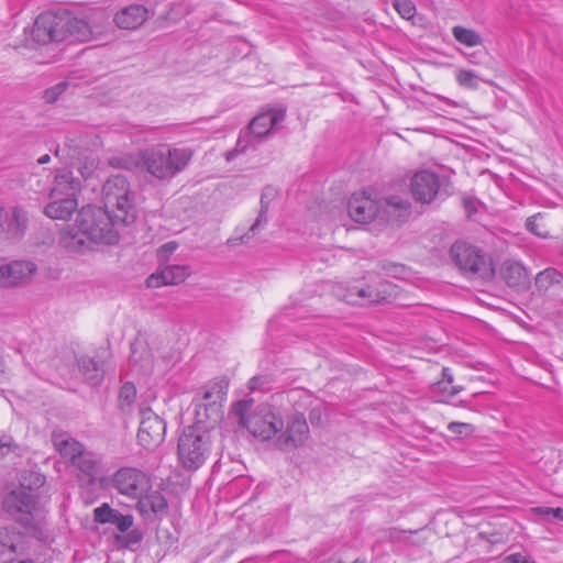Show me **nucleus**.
I'll return each instance as SVG.
<instances>
[{
    "mask_svg": "<svg viewBox=\"0 0 563 563\" xmlns=\"http://www.w3.org/2000/svg\"><path fill=\"white\" fill-rule=\"evenodd\" d=\"M93 518L95 521L99 523H111L115 526L121 533L129 531L134 523L132 515H124L121 511L111 508L106 503L93 510Z\"/></svg>",
    "mask_w": 563,
    "mask_h": 563,
    "instance_id": "6ab92c4d",
    "label": "nucleus"
},
{
    "mask_svg": "<svg viewBox=\"0 0 563 563\" xmlns=\"http://www.w3.org/2000/svg\"><path fill=\"white\" fill-rule=\"evenodd\" d=\"M150 18V11L142 4H131L119 10L113 22L123 30H135Z\"/></svg>",
    "mask_w": 563,
    "mask_h": 563,
    "instance_id": "f3484780",
    "label": "nucleus"
},
{
    "mask_svg": "<svg viewBox=\"0 0 563 563\" xmlns=\"http://www.w3.org/2000/svg\"><path fill=\"white\" fill-rule=\"evenodd\" d=\"M68 155L70 156V158H75L74 154L68 153Z\"/></svg>",
    "mask_w": 563,
    "mask_h": 563,
    "instance_id": "69168bd1",
    "label": "nucleus"
},
{
    "mask_svg": "<svg viewBox=\"0 0 563 563\" xmlns=\"http://www.w3.org/2000/svg\"><path fill=\"white\" fill-rule=\"evenodd\" d=\"M276 191L273 187H265L261 195V209L255 222L251 225L249 232L239 239H230L228 242L231 245L239 243H246L251 235H255L264 224L267 223V212L269 209L271 201L275 198Z\"/></svg>",
    "mask_w": 563,
    "mask_h": 563,
    "instance_id": "412c9836",
    "label": "nucleus"
},
{
    "mask_svg": "<svg viewBox=\"0 0 563 563\" xmlns=\"http://www.w3.org/2000/svg\"><path fill=\"white\" fill-rule=\"evenodd\" d=\"M103 210L118 223L131 224L136 219L135 194L122 175H113L102 186Z\"/></svg>",
    "mask_w": 563,
    "mask_h": 563,
    "instance_id": "0eeeda50",
    "label": "nucleus"
},
{
    "mask_svg": "<svg viewBox=\"0 0 563 563\" xmlns=\"http://www.w3.org/2000/svg\"><path fill=\"white\" fill-rule=\"evenodd\" d=\"M29 223L27 212L21 206L5 210L2 234L9 240H20L24 236Z\"/></svg>",
    "mask_w": 563,
    "mask_h": 563,
    "instance_id": "dca6fc26",
    "label": "nucleus"
},
{
    "mask_svg": "<svg viewBox=\"0 0 563 563\" xmlns=\"http://www.w3.org/2000/svg\"><path fill=\"white\" fill-rule=\"evenodd\" d=\"M104 12H95L79 18L68 11L43 12L33 25L32 38L46 45L52 42H89L100 36L107 27Z\"/></svg>",
    "mask_w": 563,
    "mask_h": 563,
    "instance_id": "f257e3e1",
    "label": "nucleus"
},
{
    "mask_svg": "<svg viewBox=\"0 0 563 563\" xmlns=\"http://www.w3.org/2000/svg\"><path fill=\"white\" fill-rule=\"evenodd\" d=\"M231 413L241 427L256 438L267 441L277 437L284 428L280 412L268 404H255L253 399H242L232 405Z\"/></svg>",
    "mask_w": 563,
    "mask_h": 563,
    "instance_id": "7ed1b4c3",
    "label": "nucleus"
},
{
    "mask_svg": "<svg viewBox=\"0 0 563 563\" xmlns=\"http://www.w3.org/2000/svg\"><path fill=\"white\" fill-rule=\"evenodd\" d=\"M74 165L84 179H89L93 176L99 161L92 152H84L79 153Z\"/></svg>",
    "mask_w": 563,
    "mask_h": 563,
    "instance_id": "c756f323",
    "label": "nucleus"
},
{
    "mask_svg": "<svg viewBox=\"0 0 563 563\" xmlns=\"http://www.w3.org/2000/svg\"><path fill=\"white\" fill-rule=\"evenodd\" d=\"M37 503L38 494L21 484L4 496L2 506L4 512L23 529L25 536L43 540L45 533Z\"/></svg>",
    "mask_w": 563,
    "mask_h": 563,
    "instance_id": "20e7f679",
    "label": "nucleus"
},
{
    "mask_svg": "<svg viewBox=\"0 0 563 563\" xmlns=\"http://www.w3.org/2000/svg\"><path fill=\"white\" fill-rule=\"evenodd\" d=\"M448 430L459 437H470L474 433L475 428L471 423L452 421L448 424Z\"/></svg>",
    "mask_w": 563,
    "mask_h": 563,
    "instance_id": "ea45409f",
    "label": "nucleus"
},
{
    "mask_svg": "<svg viewBox=\"0 0 563 563\" xmlns=\"http://www.w3.org/2000/svg\"><path fill=\"white\" fill-rule=\"evenodd\" d=\"M213 426L195 421L184 429L178 439V456L184 468L198 470L211 452V430Z\"/></svg>",
    "mask_w": 563,
    "mask_h": 563,
    "instance_id": "6e6552de",
    "label": "nucleus"
},
{
    "mask_svg": "<svg viewBox=\"0 0 563 563\" xmlns=\"http://www.w3.org/2000/svg\"><path fill=\"white\" fill-rule=\"evenodd\" d=\"M136 399V388L134 384L126 382L124 383L119 391L118 396V408L123 415L132 412L134 402Z\"/></svg>",
    "mask_w": 563,
    "mask_h": 563,
    "instance_id": "2f4dec72",
    "label": "nucleus"
},
{
    "mask_svg": "<svg viewBox=\"0 0 563 563\" xmlns=\"http://www.w3.org/2000/svg\"><path fill=\"white\" fill-rule=\"evenodd\" d=\"M551 510H553V508L551 507H534L531 509V511L540 517H543L545 519H551L552 518V512Z\"/></svg>",
    "mask_w": 563,
    "mask_h": 563,
    "instance_id": "3c124183",
    "label": "nucleus"
},
{
    "mask_svg": "<svg viewBox=\"0 0 563 563\" xmlns=\"http://www.w3.org/2000/svg\"><path fill=\"white\" fill-rule=\"evenodd\" d=\"M463 389L462 386H454L453 384H444L441 389L438 390V394L443 393L446 396H454L459 394Z\"/></svg>",
    "mask_w": 563,
    "mask_h": 563,
    "instance_id": "8fccbe9b",
    "label": "nucleus"
},
{
    "mask_svg": "<svg viewBox=\"0 0 563 563\" xmlns=\"http://www.w3.org/2000/svg\"><path fill=\"white\" fill-rule=\"evenodd\" d=\"M449 260L467 278L490 280L495 276L492 256L482 247L467 241H455L449 250Z\"/></svg>",
    "mask_w": 563,
    "mask_h": 563,
    "instance_id": "39448f33",
    "label": "nucleus"
},
{
    "mask_svg": "<svg viewBox=\"0 0 563 563\" xmlns=\"http://www.w3.org/2000/svg\"><path fill=\"white\" fill-rule=\"evenodd\" d=\"M444 384H453V375L448 367H443L442 369V380L431 386L432 394L438 395V390L441 389Z\"/></svg>",
    "mask_w": 563,
    "mask_h": 563,
    "instance_id": "c03bdc74",
    "label": "nucleus"
},
{
    "mask_svg": "<svg viewBox=\"0 0 563 563\" xmlns=\"http://www.w3.org/2000/svg\"><path fill=\"white\" fill-rule=\"evenodd\" d=\"M456 80L462 87L476 89L478 87L479 78L471 70H460L456 75Z\"/></svg>",
    "mask_w": 563,
    "mask_h": 563,
    "instance_id": "4c0bfd02",
    "label": "nucleus"
},
{
    "mask_svg": "<svg viewBox=\"0 0 563 563\" xmlns=\"http://www.w3.org/2000/svg\"><path fill=\"white\" fill-rule=\"evenodd\" d=\"M78 366L85 379L91 385H98L103 377L102 366L95 358L84 355L78 358Z\"/></svg>",
    "mask_w": 563,
    "mask_h": 563,
    "instance_id": "c85d7f7f",
    "label": "nucleus"
},
{
    "mask_svg": "<svg viewBox=\"0 0 563 563\" xmlns=\"http://www.w3.org/2000/svg\"><path fill=\"white\" fill-rule=\"evenodd\" d=\"M499 274L511 288H525L529 283L527 269L515 261H505L500 266Z\"/></svg>",
    "mask_w": 563,
    "mask_h": 563,
    "instance_id": "393cba45",
    "label": "nucleus"
},
{
    "mask_svg": "<svg viewBox=\"0 0 563 563\" xmlns=\"http://www.w3.org/2000/svg\"><path fill=\"white\" fill-rule=\"evenodd\" d=\"M112 486L122 495L131 498L141 497L150 488V479L141 470L122 467L112 477Z\"/></svg>",
    "mask_w": 563,
    "mask_h": 563,
    "instance_id": "4468645a",
    "label": "nucleus"
},
{
    "mask_svg": "<svg viewBox=\"0 0 563 563\" xmlns=\"http://www.w3.org/2000/svg\"><path fill=\"white\" fill-rule=\"evenodd\" d=\"M347 212L358 223H369L376 219L387 223L400 222L409 216L410 202L398 196L374 200L364 192L354 194L349 200Z\"/></svg>",
    "mask_w": 563,
    "mask_h": 563,
    "instance_id": "f03ea898",
    "label": "nucleus"
},
{
    "mask_svg": "<svg viewBox=\"0 0 563 563\" xmlns=\"http://www.w3.org/2000/svg\"><path fill=\"white\" fill-rule=\"evenodd\" d=\"M449 181L430 170L417 172L410 183V190L415 199L421 203H431L438 197L449 196Z\"/></svg>",
    "mask_w": 563,
    "mask_h": 563,
    "instance_id": "f8f14e48",
    "label": "nucleus"
},
{
    "mask_svg": "<svg viewBox=\"0 0 563 563\" xmlns=\"http://www.w3.org/2000/svg\"><path fill=\"white\" fill-rule=\"evenodd\" d=\"M11 445V439L8 437H1L0 438V450L3 448H10Z\"/></svg>",
    "mask_w": 563,
    "mask_h": 563,
    "instance_id": "6e6d98bb",
    "label": "nucleus"
},
{
    "mask_svg": "<svg viewBox=\"0 0 563 563\" xmlns=\"http://www.w3.org/2000/svg\"><path fill=\"white\" fill-rule=\"evenodd\" d=\"M140 415L137 441L143 448L154 450L164 442L166 423L150 407L141 408Z\"/></svg>",
    "mask_w": 563,
    "mask_h": 563,
    "instance_id": "ddd939ff",
    "label": "nucleus"
},
{
    "mask_svg": "<svg viewBox=\"0 0 563 563\" xmlns=\"http://www.w3.org/2000/svg\"><path fill=\"white\" fill-rule=\"evenodd\" d=\"M271 379L265 375L254 376L249 382V388L251 390H268Z\"/></svg>",
    "mask_w": 563,
    "mask_h": 563,
    "instance_id": "37998d69",
    "label": "nucleus"
},
{
    "mask_svg": "<svg viewBox=\"0 0 563 563\" xmlns=\"http://www.w3.org/2000/svg\"><path fill=\"white\" fill-rule=\"evenodd\" d=\"M43 482H44V478H42V477H40V476H37V477H36V483H37L38 485H42V484H43Z\"/></svg>",
    "mask_w": 563,
    "mask_h": 563,
    "instance_id": "e2e57ef3",
    "label": "nucleus"
},
{
    "mask_svg": "<svg viewBox=\"0 0 563 563\" xmlns=\"http://www.w3.org/2000/svg\"><path fill=\"white\" fill-rule=\"evenodd\" d=\"M67 87L66 82H60L53 88L45 91L44 98L47 102H54L57 100L59 93H62Z\"/></svg>",
    "mask_w": 563,
    "mask_h": 563,
    "instance_id": "a18cd8bd",
    "label": "nucleus"
},
{
    "mask_svg": "<svg viewBox=\"0 0 563 563\" xmlns=\"http://www.w3.org/2000/svg\"><path fill=\"white\" fill-rule=\"evenodd\" d=\"M522 555L520 553H514L505 558L501 563H520Z\"/></svg>",
    "mask_w": 563,
    "mask_h": 563,
    "instance_id": "864d4df0",
    "label": "nucleus"
},
{
    "mask_svg": "<svg viewBox=\"0 0 563 563\" xmlns=\"http://www.w3.org/2000/svg\"><path fill=\"white\" fill-rule=\"evenodd\" d=\"M81 189V181L67 169H58L54 177V184L49 191V198L74 197Z\"/></svg>",
    "mask_w": 563,
    "mask_h": 563,
    "instance_id": "aec40b11",
    "label": "nucleus"
},
{
    "mask_svg": "<svg viewBox=\"0 0 563 563\" xmlns=\"http://www.w3.org/2000/svg\"><path fill=\"white\" fill-rule=\"evenodd\" d=\"M452 34L459 43L468 47L481 45L483 42L481 35L476 31L464 26H454L452 29Z\"/></svg>",
    "mask_w": 563,
    "mask_h": 563,
    "instance_id": "72a5a7b5",
    "label": "nucleus"
},
{
    "mask_svg": "<svg viewBox=\"0 0 563 563\" xmlns=\"http://www.w3.org/2000/svg\"><path fill=\"white\" fill-rule=\"evenodd\" d=\"M287 397L298 407L295 408L296 412L288 417L286 429L279 431L276 437V446L284 451L302 445L309 437L307 420L299 409L311 400V396L305 390L292 389L288 391Z\"/></svg>",
    "mask_w": 563,
    "mask_h": 563,
    "instance_id": "1a4fd4ad",
    "label": "nucleus"
},
{
    "mask_svg": "<svg viewBox=\"0 0 563 563\" xmlns=\"http://www.w3.org/2000/svg\"><path fill=\"white\" fill-rule=\"evenodd\" d=\"M356 289H358L357 285L349 286L345 294L342 296V299L350 305L360 303L361 300L357 298V294H355Z\"/></svg>",
    "mask_w": 563,
    "mask_h": 563,
    "instance_id": "de8ad7c7",
    "label": "nucleus"
},
{
    "mask_svg": "<svg viewBox=\"0 0 563 563\" xmlns=\"http://www.w3.org/2000/svg\"><path fill=\"white\" fill-rule=\"evenodd\" d=\"M19 537L14 532L13 528L1 527L0 528V544L3 548H7L12 553H16L19 551L18 544Z\"/></svg>",
    "mask_w": 563,
    "mask_h": 563,
    "instance_id": "e433bc0d",
    "label": "nucleus"
},
{
    "mask_svg": "<svg viewBox=\"0 0 563 563\" xmlns=\"http://www.w3.org/2000/svg\"><path fill=\"white\" fill-rule=\"evenodd\" d=\"M77 222L89 243L113 244L118 241V233L113 230L118 222L101 208H82L77 214Z\"/></svg>",
    "mask_w": 563,
    "mask_h": 563,
    "instance_id": "9b49d317",
    "label": "nucleus"
},
{
    "mask_svg": "<svg viewBox=\"0 0 563 563\" xmlns=\"http://www.w3.org/2000/svg\"><path fill=\"white\" fill-rule=\"evenodd\" d=\"M394 8L406 20H410L416 14V5L410 0H394Z\"/></svg>",
    "mask_w": 563,
    "mask_h": 563,
    "instance_id": "58836bf2",
    "label": "nucleus"
},
{
    "mask_svg": "<svg viewBox=\"0 0 563 563\" xmlns=\"http://www.w3.org/2000/svg\"><path fill=\"white\" fill-rule=\"evenodd\" d=\"M520 563H534V560L531 556H522Z\"/></svg>",
    "mask_w": 563,
    "mask_h": 563,
    "instance_id": "052dcab7",
    "label": "nucleus"
},
{
    "mask_svg": "<svg viewBox=\"0 0 563 563\" xmlns=\"http://www.w3.org/2000/svg\"><path fill=\"white\" fill-rule=\"evenodd\" d=\"M563 274L553 267L545 268L536 276V287L540 292H547L552 286L561 284Z\"/></svg>",
    "mask_w": 563,
    "mask_h": 563,
    "instance_id": "7c9ffc66",
    "label": "nucleus"
},
{
    "mask_svg": "<svg viewBox=\"0 0 563 563\" xmlns=\"http://www.w3.org/2000/svg\"><path fill=\"white\" fill-rule=\"evenodd\" d=\"M383 268H384V269H385L389 275L396 276L398 273H400V272L404 269V266L398 265V264H395V263H389V264H385V265H383Z\"/></svg>",
    "mask_w": 563,
    "mask_h": 563,
    "instance_id": "603ef678",
    "label": "nucleus"
},
{
    "mask_svg": "<svg viewBox=\"0 0 563 563\" xmlns=\"http://www.w3.org/2000/svg\"><path fill=\"white\" fill-rule=\"evenodd\" d=\"M109 164L114 168L132 169L136 165V161L130 155H123L111 157Z\"/></svg>",
    "mask_w": 563,
    "mask_h": 563,
    "instance_id": "a19ab883",
    "label": "nucleus"
},
{
    "mask_svg": "<svg viewBox=\"0 0 563 563\" xmlns=\"http://www.w3.org/2000/svg\"><path fill=\"white\" fill-rule=\"evenodd\" d=\"M190 267L187 265H167L158 273L152 274L146 283L148 287H161L163 285H178L190 275Z\"/></svg>",
    "mask_w": 563,
    "mask_h": 563,
    "instance_id": "a211bd4d",
    "label": "nucleus"
},
{
    "mask_svg": "<svg viewBox=\"0 0 563 563\" xmlns=\"http://www.w3.org/2000/svg\"><path fill=\"white\" fill-rule=\"evenodd\" d=\"M5 218V209L0 208V234H2L3 231V219Z\"/></svg>",
    "mask_w": 563,
    "mask_h": 563,
    "instance_id": "4d7b16f0",
    "label": "nucleus"
},
{
    "mask_svg": "<svg viewBox=\"0 0 563 563\" xmlns=\"http://www.w3.org/2000/svg\"><path fill=\"white\" fill-rule=\"evenodd\" d=\"M244 147L240 150V152H243ZM239 150H234L228 153V161H230L232 157H234L238 154Z\"/></svg>",
    "mask_w": 563,
    "mask_h": 563,
    "instance_id": "bf43d9fd",
    "label": "nucleus"
},
{
    "mask_svg": "<svg viewBox=\"0 0 563 563\" xmlns=\"http://www.w3.org/2000/svg\"><path fill=\"white\" fill-rule=\"evenodd\" d=\"M325 563H341V562L338 560H334V559H330ZM353 563H364V561L356 559Z\"/></svg>",
    "mask_w": 563,
    "mask_h": 563,
    "instance_id": "680f3d73",
    "label": "nucleus"
},
{
    "mask_svg": "<svg viewBox=\"0 0 563 563\" xmlns=\"http://www.w3.org/2000/svg\"><path fill=\"white\" fill-rule=\"evenodd\" d=\"M178 244L174 241L167 242L158 249V256L161 258H168L172 253L176 251Z\"/></svg>",
    "mask_w": 563,
    "mask_h": 563,
    "instance_id": "09e8293b",
    "label": "nucleus"
},
{
    "mask_svg": "<svg viewBox=\"0 0 563 563\" xmlns=\"http://www.w3.org/2000/svg\"><path fill=\"white\" fill-rule=\"evenodd\" d=\"M461 405H462V406H466V401H465V400H462V401H461Z\"/></svg>",
    "mask_w": 563,
    "mask_h": 563,
    "instance_id": "0e129e2a",
    "label": "nucleus"
},
{
    "mask_svg": "<svg viewBox=\"0 0 563 563\" xmlns=\"http://www.w3.org/2000/svg\"><path fill=\"white\" fill-rule=\"evenodd\" d=\"M36 265L29 261H12L0 265V286L10 288L29 283Z\"/></svg>",
    "mask_w": 563,
    "mask_h": 563,
    "instance_id": "2eb2a0df",
    "label": "nucleus"
},
{
    "mask_svg": "<svg viewBox=\"0 0 563 563\" xmlns=\"http://www.w3.org/2000/svg\"><path fill=\"white\" fill-rule=\"evenodd\" d=\"M115 540L120 547L134 550L141 544L143 540V533L137 528H131L129 531L122 534H117Z\"/></svg>",
    "mask_w": 563,
    "mask_h": 563,
    "instance_id": "c9c22d12",
    "label": "nucleus"
},
{
    "mask_svg": "<svg viewBox=\"0 0 563 563\" xmlns=\"http://www.w3.org/2000/svg\"><path fill=\"white\" fill-rule=\"evenodd\" d=\"M309 420L312 426H320L323 420V407L321 405L311 408Z\"/></svg>",
    "mask_w": 563,
    "mask_h": 563,
    "instance_id": "49530a36",
    "label": "nucleus"
},
{
    "mask_svg": "<svg viewBox=\"0 0 563 563\" xmlns=\"http://www.w3.org/2000/svg\"><path fill=\"white\" fill-rule=\"evenodd\" d=\"M229 387L225 377L216 378L209 382L203 388L201 397L196 396L195 418L199 423H207L216 427L222 418L221 406Z\"/></svg>",
    "mask_w": 563,
    "mask_h": 563,
    "instance_id": "9d476101",
    "label": "nucleus"
},
{
    "mask_svg": "<svg viewBox=\"0 0 563 563\" xmlns=\"http://www.w3.org/2000/svg\"><path fill=\"white\" fill-rule=\"evenodd\" d=\"M55 445L64 459H67L73 465L74 461L77 460L81 453L85 452L84 445L74 439H63L55 441Z\"/></svg>",
    "mask_w": 563,
    "mask_h": 563,
    "instance_id": "473e14b6",
    "label": "nucleus"
},
{
    "mask_svg": "<svg viewBox=\"0 0 563 563\" xmlns=\"http://www.w3.org/2000/svg\"><path fill=\"white\" fill-rule=\"evenodd\" d=\"M78 202L74 197H56L45 206L44 213L54 220H68L77 210Z\"/></svg>",
    "mask_w": 563,
    "mask_h": 563,
    "instance_id": "a878e982",
    "label": "nucleus"
},
{
    "mask_svg": "<svg viewBox=\"0 0 563 563\" xmlns=\"http://www.w3.org/2000/svg\"><path fill=\"white\" fill-rule=\"evenodd\" d=\"M357 298L361 300L358 305L379 303L386 299L385 291H379L372 286H358L355 290Z\"/></svg>",
    "mask_w": 563,
    "mask_h": 563,
    "instance_id": "f704fd0d",
    "label": "nucleus"
},
{
    "mask_svg": "<svg viewBox=\"0 0 563 563\" xmlns=\"http://www.w3.org/2000/svg\"><path fill=\"white\" fill-rule=\"evenodd\" d=\"M51 161V156L48 154H44L42 155L38 159H37V163L40 165H44V164H47L48 162Z\"/></svg>",
    "mask_w": 563,
    "mask_h": 563,
    "instance_id": "13d9d810",
    "label": "nucleus"
},
{
    "mask_svg": "<svg viewBox=\"0 0 563 563\" xmlns=\"http://www.w3.org/2000/svg\"><path fill=\"white\" fill-rule=\"evenodd\" d=\"M541 219H542L541 213H537L534 216L529 217L526 221V228L528 231H530L531 233H533L538 236L548 238L549 236L548 232L542 231L540 229L539 220H541Z\"/></svg>",
    "mask_w": 563,
    "mask_h": 563,
    "instance_id": "79ce46f5",
    "label": "nucleus"
},
{
    "mask_svg": "<svg viewBox=\"0 0 563 563\" xmlns=\"http://www.w3.org/2000/svg\"><path fill=\"white\" fill-rule=\"evenodd\" d=\"M58 243L66 251L80 252L88 247L89 242L76 221L60 231Z\"/></svg>",
    "mask_w": 563,
    "mask_h": 563,
    "instance_id": "bb28decb",
    "label": "nucleus"
},
{
    "mask_svg": "<svg viewBox=\"0 0 563 563\" xmlns=\"http://www.w3.org/2000/svg\"><path fill=\"white\" fill-rule=\"evenodd\" d=\"M136 499H139L136 508L145 519H153L167 511V500L159 492H152L146 495L143 494Z\"/></svg>",
    "mask_w": 563,
    "mask_h": 563,
    "instance_id": "4be33fe9",
    "label": "nucleus"
},
{
    "mask_svg": "<svg viewBox=\"0 0 563 563\" xmlns=\"http://www.w3.org/2000/svg\"><path fill=\"white\" fill-rule=\"evenodd\" d=\"M285 118L284 111H267L256 115L249 124L250 133L258 140L266 136L272 129Z\"/></svg>",
    "mask_w": 563,
    "mask_h": 563,
    "instance_id": "5701e85b",
    "label": "nucleus"
},
{
    "mask_svg": "<svg viewBox=\"0 0 563 563\" xmlns=\"http://www.w3.org/2000/svg\"><path fill=\"white\" fill-rule=\"evenodd\" d=\"M194 152L188 147L161 146L142 153L145 170L158 180H169L186 169Z\"/></svg>",
    "mask_w": 563,
    "mask_h": 563,
    "instance_id": "423d86ee",
    "label": "nucleus"
},
{
    "mask_svg": "<svg viewBox=\"0 0 563 563\" xmlns=\"http://www.w3.org/2000/svg\"><path fill=\"white\" fill-rule=\"evenodd\" d=\"M552 512V518L551 519H555V520H559V521H562L563 519V508H553V510H551Z\"/></svg>",
    "mask_w": 563,
    "mask_h": 563,
    "instance_id": "5fc2aeb1",
    "label": "nucleus"
},
{
    "mask_svg": "<svg viewBox=\"0 0 563 563\" xmlns=\"http://www.w3.org/2000/svg\"><path fill=\"white\" fill-rule=\"evenodd\" d=\"M131 363L139 365L140 371L144 375H151L154 371V362L152 354L147 351L141 342H133L131 344Z\"/></svg>",
    "mask_w": 563,
    "mask_h": 563,
    "instance_id": "cd10ccee",
    "label": "nucleus"
},
{
    "mask_svg": "<svg viewBox=\"0 0 563 563\" xmlns=\"http://www.w3.org/2000/svg\"><path fill=\"white\" fill-rule=\"evenodd\" d=\"M73 465L78 471V477L88 484L93 483L100 473V457L91 451L85 450Z\"/></svg>",
    "mask_w": 563,
    "mask_h": 563,
    "instance_id": "b1692460",
    "label": "nucleus"
}]
</instances>
